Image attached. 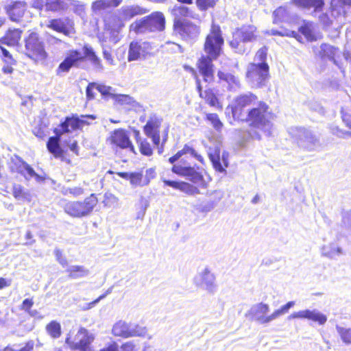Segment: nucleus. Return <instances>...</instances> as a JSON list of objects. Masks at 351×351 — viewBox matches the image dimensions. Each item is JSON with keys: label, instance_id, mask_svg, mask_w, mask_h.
Here are the masks:
<instances>
[{"label": "nucleus", "instance_id": "16", "mask_svg": "<svg viewBox=\"0 0 351 351\" xmlns=\"http://www.w3.org/2000/svg\"><path fill=\"white\" fill-rule=\"evenodd\" d=\"M152 49V44L149 42H141L133 40L130 43L128 60L129 62L145 58Z\"/></svg>", "mask_w": 351, "mask_h": 351}, {"label": "nucleus", "instance_id": "3", "mask_svg": "<svg viewBox=\"0 0 351 351\" xmlns=\"http://www.w3.org/2000/svg\"><path fill=\"white\" fill-rule=\"evenodd\" d=\"M223 45L224 39L221 27L218 24L213 23L203 46L206 55H202L196 62L197 69L205 83L210 84L215 81L213 61L217 60L223 53Z\"/></svg>", "mask_w": 351, "mask_h": 351}, {"label": "nucleus", "instance_id": "44", "mask_svg": "<svg viewBox=\"0 0 351 351\" xmlns=\"http://www.w3.org/2000/svg\"><path fill=\"white\" fill-rule=\"evenodd\" d=\"M35 347V342L34 340L27 341L23 347L19 350L14 349L11 346L8 345L4 348L3 350L0 351H34Z\"/></svg>", "mask_w": 351, "mask_h": 351}, {"label": "nucleus", "instance_id": "61", "mask_svg": "<svg viewBox=\"0 0 351 351\" xmlns=\"http://www.w3.org/2000/svg\"><path fill=\"white\" fill-rule=\"evenodd\" d=\"M69 149L73 152L76 156H78L80 154V149L78 143L77 141H73L70 145H69Z\"/></svg>", "mask_w": 351, "mask_h": 351}, {"label": "nucleus", "instance_id": "55", "mask_svg": "<svg viewBox=\"0 0 351 351\" xmlns=\"http://www.w3.org/2000/svg\"><path fill=\"white\" fill-rule=\"evenodd\" d=\"M54 254L56 258V260L58 262L62 265L65 266L67 265V259L63 255L62 252L60 249H56L54 251Z\"/></svg>", "mask_w": 351, "mask_h": 351}, {"label": "nucleus", "instance_id": "1", "mask_svg": "<svg viewBox=\"0 0 351 351\" xmlns=\"http://www.w3.org/2000/svg\"><path fill=\"white\" fill-rule=\"evenodd\" d=\"M232 118L234 121L246 123L248 130L245 131L250 139L261 140L259 131H264L270 125L272 113L269 106L258 96L252 93L237 95L230 106Z\"/></svg>", "mask_w": 351, "mask_h": 351}, {"label": "nucleus", "instance_id": "19", "mask_svg": "<svg viewBox=\"0 0 351 351\" xmlns=\"http://www.w3.org/2000/svg\"><path fill=\"white\" fill-rule=\"evenodd\" d=\"M27 9L26 2L16 1L5 6L4 10L10 19L14 22H19Z\"/></svg>", "mask_w": 351, "mask_h": 351}, {"label": "nucleus", "instance_id": "60", "mask_svg": "<svg viewBox=\"0 0 351 351\" xmlns=\"http://www.w3.org/2000/svg\"><path fill=\"white\" fill-rule=\"evenodd\" d=\"M2 67V72L5 74H12L14 71L13 66L16 64L5 63Z\"/></svg>", "mask_w": 351, "mask_h": 351}, {"label": "nucleus", "instance_id": "45", "mask_svg": "<svg viewBox=\"0 0 351 351\" xmlns=\"http://www.w3.org/2000/svg\"><path fill=\"white\" fill-rule=\"evenodd\" d=\"M341 117L345 125L351 131V110L348 108L341 109Z\"/></svg>", "mask_w": 351, "mask_h": 351}, {"label": "nucleus", "instance_id": "43", "mask_svg": "<svg viewBox=\"0 0 351 351\" xmlns=\"http://www.w3.org/2000/svg\"><path fill=\"white\" fill-rule=\"evenodd\" d=\"M207 121H210L213 128L216 130H221L223 128V123L220 121L219 116L216 113H208L205 118Z\"/></svg>", "mask_w": 351, "mask_h": 351}, {"label": "nucleus", "instance_id": "20", "mask_svg": "<svg viewBox=\"0 0 351 351\" xmlns=\"http://www.w3.org/2000/svg\"><path fill=\"white\" fill-rule=\"evenodd\" d=\"M112 332L114 336L129 338L136 336H143L146 332V330L145 328L138 326L133 330H129L125 323L117 322L112 328Z\"/></svg>", "mask_w": 351, "mask_h": 351}, {"label": "nucleus", "instance_id": "30", "mask_svg": "<svg viewBox=\"0 0 351 351\" xmlns=\"http://www.w3.org/2000/svg\"><path fill=\"white\" fill-rule=\"evenodd\" d=\"M123 0H95L91 3V10L93 12H99L110 8L118 7Z\"/></svg>", "mask_w": 351, "mask_h": 351}, {"label": "nucleus", "instance_id": "27", "mask_svg": "<svg viewBox=\"0 0 351 351\" xmlns=\"http://www.w3.org/2000/svg\"><path fill=\"white\" fill-rule=\"evenodd\" d=\"M47 148L55 158H60L61 160H66L64 157V151L60 146V141L58 137H49L47 142Z\"/></svg>", "mask_w": 351, "mask_h": 351}, {"label": "nucleus", "instance_id": "2", "mask_svg": "<svg viewBox=\"0 0 351 351\" xmlns=\"http://www.w3.org/2000/svg\"><path fill=\"white\" fill-rule=\"evenodd\" d=\"M184 154H186L182 149L171 156L168 161L173 165L171 170L173 173L188 178L191 182L183 180H170L166 178H162V182L165 186L178 190L187 195H195L200 193L199 189L207 187V183L202 173L192 166L185 165V161L176 163Z\"/></svg>", "mask_w": 351, "mask_h": 351}, {"label": "nucleus", "instance_id": "62", "mask_svg": "<svg viewBox=\"0 0 351 351\" xmlns=\"http://www.w3.org/2000/svg\"><path fill=\"white\" fill-rule=\"evenodd\" d=\"M11 280L0 277V290L8 287L11 285Z\"/></svg>", "mask_w": 351, "mask_h": 351}, {"label": "nucleus", "instance_id": "54", "mask_svg": "<svg viewBox=\"0 0 351 351\" xmlns=\"http://www.w3.org/2000/svg\"><path fill=\"white\" fill-rule=\"evenodd\" d=\"M66 193H68L74 197H77L84 194V189L80 186H75L72 188H69L66 190Z\"/></svg>", "mask_w": 351, "mask_h": 351}, {"label": "nucleus", "instance_id": "56", "mask_svg": "<svg viewBox=\"0 0 351 351\" xmlns=\"http://www.w3.org/2000/svg\"><path fill=\"white\" fill-rule=\"evenodd\" d=\"M34 305V302L32 298L25 299L20 306V309L23 310L26 312H29L30 309Z\"/></svg>", "mask_w": 351, "mask_h": 351}, {"label": "nucleus", "instance_id": "10", "mask_svg": "<svg viewBox=\"0 0 351 351\" xmlns=\"http://www.w3.org/2000/svg\"><path fill=\"white\" fill-rule=\"evenodd\" d=\"M147 12L145 8L135 5L122 7L120 10V16H113L111 21L106 23V29L110 32H119L125 26V21H130L136 16L144 14Z\"/></svg>", "mask_w": 351, "mask_h": 351}, {"label": "nucleus", "instance_id": "37", "mask_svg": "<svg viewBox=\"0 0 351 351\" xmlns=\"http://www.w3.org/2000/svg\"><path fill=\"white\" fill-rule=\"evenodd\" d=\"M298 31L305 37L307 41L313 42L317 40V36L313 31V25L308 21H304Z\"/></svg>", "mask_w": 351, "mask_h": 351}, {"label": "nucleus", "instance_id": "47", "mask_svg": "<svg viewBox=\"0 0 351 351\" xmlns=\"http://www.w3.org/2000/svg\"><path fill=\"white\" fill-rule=\"evenodd\" d=\"M182 149L184 150L186 154H189L195 158H196L199 162H200L201 163H204V157L201 154H197L193 147L190 146L188 144H185L184 145Z\"/></svg>", "mask_w": 351, "mask_h": 351}, {"label": "nucleus", "instance_id": "40", "mask_svg": "<svg viewBox=\"0 0 351 351\" xmlns=\"http://www.w3.org/2000/svg\"><path fill=\"white\" fill-rule=\"evenodd\" d=\"M217 77L219 80L226 82L230 86H239L240 82L239 78L232 73L218 71Z\"/></svg>", "mask_w": 351, "mask_h": 351}, {"label": "nucleus", "instance_id": "35", "mask_svg": "<svg viewBox=\"0 0 351 351\" xmlns=\"http://www.w3.org/2000/svg\"><path fill=\"white\" fill-rule=\"evenodd\" d=\"M60 127L65 128V132L68 133L79 130L78 116L75 114L66 117L64 121L60 123Z\"/></svg>", "mask_w": 351, "mask_h": 351}, {"label": "nucleus", "instance_id": "34", "mask_svg": "<svg viewBox=\"0 0 351 351\" xmlns=\"http://www.w3.org/2000/svg\"><path fill=\"white\" fill-rule=\"evenodd\" d=\"M66 272L69 279H78L87 276L89 271L83 265H73L69 267Z\"/></svg>", "mask_w": 351, "mask_h": 351}, {"label": "nucleus", "instance_id": "13", "mask_svg": "<svg viewBox=\"0 0 351 351\" xmlns=\"http://www.w3.org/2000/svg\"><path fill=\"white\" fill-rule=\"evenodd\" d=\"M107 141L112 147L116 150L128 149L134 154L136 153L130 134L124 128H117L112 131Z\"/></svg>", "mask_w": 351, "mask_h": 351}, {"label": "nucleus", "instance_id": "38", "mask_svg": "<svg viewBox=\"0 0 351 351\" xmlns=\"http://www.w3.org/2000/svg\"><path fill=\"white\" fill-rule=\"evenodd\" d=\"M288 8L286 6H280L273 12V23L278 24L286 21L289 17Z\"/></svg>", "mask_w": 351, "mask_h": 351}, {"label": "nucleus", "instance_id": "12", "mask_svg": "<svg viewBox=\"0 0 351 351\" xmlns=\"http://www.w3.org/2000/svg\"><path fill=\"white\" fill-rule=\"evenodd\" d=\"M94 340V335L86 328L81 327L74 336H68L65 343L71 350L91 351Z\"/></svg>", "mask_w": 351, "mask_h": 351}, {"label": "nucleus", "instance_id": "33", "mask_svg": "<svg viewBox=\"0 0 351 351\" xmlns=\"http://www.w3.org/2000/svg\"><path fill=\"white\" fill-rule=\"evenodd\" d=\"M337 49L328 44H322L318 56L322 60L328 59L335 62V57Z\"/></svg>", "mask_w": 351, "mask_h": 351}, {"label": "nucleus", "instance_id": "28", "mask_svg": "<svg viewBox=\"0 0 351 351\" xmlns=\"http://www.w3.org/2000/svg\"><path fill=\"white\" fill-rule=\"evenodd\" d=\"M292 3L302 8H313L314 12H322L325 6L324 0H292Z\"/></svg>", "mask_w": 351, "mask_h": 351}, {"label": "nucleus", "instance_id": "21", "mask_svg": "<svg viewBox=\"0 0 351 351\" xmlns=\"http://www.w3.org/2000/svg\"><path fill=\"white\" fill-rule=\"evenodd\" d=\"M289 319H307L319 325H323L327 322V316L317 311L304 310L292 313Z\"/></svg>", "mask_w": 351, "mask_h": 351}, {"label": "nucleus", "instance_id": "52", "mask_svg": "<svg viewBox=\"0 0 351 351\" xmlns=\"http://www.w3.org/2000/svg\"><path fill=\"white\" fill-rule=\"evenodd\" d=\"M81 117L82 119L78 117V125L80 130H82L84 126L89 125L90 124L87 120L84 119L85 118L90 119L92 120H95L96 119V116L93 114L81 115Z\"/></svg>", "mask_w": 351, "mask_h": 351}, {"label": "nucleus", "instance_id": "15", "mask_svg": "<svg viewBox=\"0 0 351 351\" xmlns=\"http://www.w3.org/2000/svg\"><path fill=\"white\" fill-rule=\"evenodd\" d=\"M163 119L162 117L152 114L143 127L145 134L150 138L154 145L158 147L160 143V129Z\"/></svg>", "mask_w": 351, "mask_h": 351}, {"label": "nucleus", "instance_id": "42", "mask_svg": "<svg viewBox=\"0 0 351 351\" xmlns=\"http://www.w3.org/2000/svg\"><path fill=\"white\" fill-rule=\"evenodd\" d=\"M12 195L16 199H26L29 195L25 188L21 184H13Z\"/></svg>", "mask_w": 351, "mask_h": 351}, {"label": "nucleus", "instance_id": "31", "mask_svg": "<svg viewBox=\"0 0 351 351\" xmlns=\"http://www.w3.org/2000/svg\"><path fill=\"white\" fill-rule=\"evenodd\" d=\"M10 171L12 173H17L22 175H24V173L26 171L31 177H34L36 175L34 169L21 158H17L13 161Z\"/></svg>", "mask_w": 351, "mask_h": 351}, {"label": "nucleus", "instance_id": "17", "mask_svg": "<svg viewBox=\"0 0 351 351\" xmlns=\"http://www.w3.org/2000/svg\"><path fill=\"white\" fill-rule=\"evenodd\" d=\"M47 27L54 32L70 36L75 33L73 21L68 17L52 19L49 21Z\"/></svg>", "mask_w": 351, "mask_h": 351}, {"label": "nucleus", "instance_id": "6", "mask_svg": "<svg viewBox=\"0 0 351 351\" xmlns=\"http://www.w3.org/2000/svg\"><path fill=\"white\" fill-rule=\"evenodd\" d=\"M165 24L164 14L156 11L135 21L130 25V31L136 34L160 32L165 29Z\"/></svg>", "mask_w": 351, "mask_h": 351}, {"label": "nucleus", "instance_id": "22", "mask_svg": "<svg viewBox=\"0 0 351 351\" xmlns=\"http://www.w3.org/2000/svg\"><path fill=\"white\" fill-rule=\"evenodd\" d=\"M23 35V30L20 28H9L4 35L0 38V45L8 47H16L19 45Z\"/></svg>", "mask_w": 351, "mask_h": 351}, {"label": "nucleus", "instance_id": "58", "mask_svg": "<svg viewBox=\"0 0 351 351\" xmlns=\"http://www.w3.org/2000/svg\"><path fill=\"white\" fill-rule=\"evenodd\" d=\"M332 18L330 14L328 13H323L319 16L320 22L326 26H328L332 23Z\"/></svg>", "mask_w": 351, "mask_h": 351}, {"label": "nucleus", "instance_id": "24", "mask_svg": "<svg viewBox=\"0 0 351 351\" xmlns=\"http://www.w3.org/2000/svg\"><path fill=\"white\" fill-rule=\"evenodd\" d=\"M139 346L134 341H125L121 346H119L115 341H112L99 351H139Z\"/></svg>", "mask_w": 351, "mask_h": 351}, {"label": "nucleus", "instance_id": "39", "mask_svg": "<svg viewBox=\"0 0 351 351\" xmlns=\"http://www.w3.org/2000/svg\"><path fill=\"white\" fill-rule=\"evenodd\" d=\"M47 334L53 339H58L62 335L61 326L57 321H51L45 327Z\"/></svg>", "mask_w": 351, "mask_h": 351}, {"label": "nucleus", "instance_id": "18", "mask_svg": "<svg viewBox=\"0 0 351 351\" xmlns=\"http://www.w3.org/2000/svg\"><path fill=\"white\" fill-rule=\"evenodd\" d=\"M32 7L38 10L60 12L66 10L68 5L66 0H34Z\"/></svg>", "mask_w": 351, "mask_h": 351}, {"label": "nucleus", "instance_id": "7", "mask_svg": "<svg viewBox=\"0 0 351 351\" xmlns=\"http://www.w3.org/2000/svg\"><path fill=\"white\" fill-rule=\"evenodd\" d=\"M99 199L95 193L83 200H62V208L65 213L73 218H82L89 215L97 206Z\"/></svg>", "mask_w": 351, "mask_h": 351}, {"label": "nucleus", "instance_id": "41", "mask_svg": "<svg viewBox=\"0 0 351 351\" xmlns=\"http://www.w3.org/2000/svg\"><path fill=\"white\" fill-rule=\"evenodd\" d=\"M337 331L342 340L347 345L351 344V328H346L341 326H337Z\"/></svg>", "mask_w": 351, "mask_h": 351}, {"label": "nucleus", "instance_id": "4", "mask_svg": "<svg viewBox=\"0 0 351 351\" xmlns=\"http://www.w3.org/2000/svg\"><path fill=\"white\" fill-rule=\"evenodd\" d=\"M83 53L77 49L69 50L64 60L60 63L56 70L57 75L68 73L72 67H78L86 59L97 69H103L101 59L96 55L90 47L84 46Z\"/></svg>", "mask_w": 351, "mask_h": 351}, {"label": "nucleus", "instance_id": "5", "mask_svg": "<svg viewBox=\"0 0 351 351\" xmlns=\"http://www.w3.org/2000/svg\"><path fill=\"white\" fill-rule=\"evenodd\" d=\"M23 41V53L34 63L43 62L48 59L45 40L38 32L29 30Z\"/></svg>", "mask_w": 351, "mask_h": 351}, {"label": "nucleus", "instance_id": "26", "mask_svg": "<svg viewBox=\"0 0 351 351\" xmlns=\"http://www.w3.org/2000/svg\"><path fill=\"white\" fill-rule=\"evenodd\" d=\"M155 171L153 169H149L146 171V176H144L142 171L132 172L130 175V182L134 186L147 185L150 180L154 177Z\"/></svg>", "mask_w": 351, "mask_h": 351}, {"label": "nucleus", "instance_id": "46", "mask_svg": "<svg viewBox=\"0 0 351 351\" xmlns=\"http://www.w3.org/2000/svg\"><path fill=\"white\" fill-rule=\"evenodd\" d=\"M268 48L266 46L261 47L255 53L254 60L259 62H267Z\"/></svg>", "mask_w": 351, "mask_h": 351}, {"label": "nucleus", "instance_id": "8", "mask_svg": "<svg viewBox=\"0 0 351 351\" xmlns=\"http://www.w3.org/2000/svg\"><path fill=\"white\" fill-rule=\"evenodd\" d=\"M258 36V30L256 25L244 24L235 29L232 34V39L229 42V45L236 52L243 53L245 50L241 47V43L254 42Z\"/></svg>", "mask_w": 351, "mask_h": 351}, {"label": "nucleus", "instance_id": "57", "mask_svg": "<svg viewBox=\"0 0 351 351\" xmlns=\"http://www.w3.org/2000/svg\"><path fill=\"white\" fill-rule=\"evenodd\" d=\"M96 89L104 97L110 95L111 87L96 83Z\"/></svg>", "mask_w": 351, "mask_h": 351}, {"label": "nucleus", "instance_id": "29", "mask_svg": "<svg viewBox=\"0 0 351 351\" xmlns=\"http://www.w3.org/2000/svg\"><path fill=\"white\" fill-rule=\"evenodd\" d=\"M346 3L344 0H330L328 12L332 19H337L346 15Z\"/></svg>", "mask_w": 351, "mask_h": 351}, {"label": "nucleus", "instance_id": "63", "mask_svg": "<svg viewBox=\"0 0 351 351\" xmlns=\"http://www.w3.org/2000/svg\"><path fill=\"white\" fill-rule=\"evenodd\" d=\"M53 131V133L55 134V136H53V137H58V140H60V141L61 139V136L62 134H68V132H65V128H61V129L54 128Z\"/></svg>", "mask_w": 351, "mask_h": 351}, {"label": "nucleus", "instance_id": "9", "mask_svg": "<svg viewBox=\"0 0 351 351\" xmlns=\"http://www.w3.org/2000/svg\"><path fill=\"white\" fill-rule=\"evenodd\" d=\"M247 80L255 88L265 86L269 80V66L267 62H251L245 72Z\"/></svg>", "mask_w": 351, "mask_h": 351}, {"label": "nucleus", "instance_id": "11", "mask_svg": "<svg viewBox=\"0 0 351 351\" xmlns=\"http://www.w3.org/2000/svg\"><path fill=\"white\" fill-rule=\"evenodd\" d=\"M187 69L192 73L195 80L196 90L199 97L210 107L218 110H222L223 103L219 97L217 91L211 87H204L201 80L197 75V71L193 67H188Z\"/></svg>", "mask_w": 351, "mask_h": 351}, {"label": "nucleus", "instance_id": "32", "mask_svg": "<svg viewBox=\"0 0 351 351\" xmlns=\"http://www.w3.org/2000/svg\"><path fill=\"white\" fill-rule=\"evenodd\" d=\"M294 305L295 302H288L287 304L282 306L280 308L274 311L270 315L267 317H258L257 321L263 324L269 323V322L277 318L280 315L287 313L289 311V308L293 307Z\"/></svg>", "mask_w": 351, "mask_h": 351}, {"label": "nucleus", "instance_id": "14", "mask_svg": "<svg viewBox=\"0 0 351 351\" xmlns=\"http://www.w3.org/2000/svg\"><path fill=\"white\" fill-rule=\"evenodd\" d=\"M173 31L184 40L193 39L200 33L199 27L197 25L186 20L173 21Z\"/></svg>", "mask_w": 351, "mask_h": 351}, {"label": "nucleus", "instance_id": "50", "mask_svg": "<svg viewBox=\"0 0 351 351\" xmlns=\"http://www.w3.org/2000/svg\"><path fill=\"white\" fill-rule=\"evenodd\" d=\"M196 5L200 10L205 11L213 8L215 2L214 0H196Z\"/></svg>", "mask_w": 351, "mask_h": 351}, {"label": "nucleus", "instance_id": "36", "mask_svg": "<svg viewBox=\"0 0 351 351\" xmlns=\"http://www.w3.org/2000/svg\"><path fill=\"white\" fill-rule=\"evenodd\" d=\"M172 15L174 16L173 21H186L185 18L192 16L191 10L184 5L175 6L171 11Z\"/></svg>", "mask_w": 351, "mask_h": 351}, {"label": "nucleus", "instance_id": "25", "mask_svg": "<svg viewBox=\"0 0 351 351\" xmlns=\"http://www.w3.org/2000/svg\"><path fill=\"white\" fill-rule=\"evenodd\" d=\"M133 134L141 155L148 157L152 156L154 154V148L147 138H143L140 131L137 129L133 130Z\"/></svg>", "mask_w": 351, "mask_h": 351}, {"label": "nucleus", "instance_id": "49", "mask_svg": "<svg viewBox=\"0 0 351 351\" xmlns=\"http://www.w3.org/2000/svg\"><path fill=\"white\" fill-rule=\"evenodd\" d=\"M0 45V49L2 52V56L1 57V60L4 63L16 64V61L13 58L11 53L3 46Z\"/></svg>", "mask_w": 351, "mask_h": 351}, {"label": "nucleus", "instance_id": "48", "mask_svg": "<svg viewBox=\"0 0 351 351\" xmlns=\"http://www.w3.org/2000/svg\"><path fill=\"white\" fill-rule=\"evenodd\" d=\"M269 311V305L267 304L259 303L256 306V310L253 313L254 316L256 317V320H257L258 317H265V315Z\"/></svg>", "mask_w": 351, "mask_h": 351}, {"label": "nucleus", "instance_id": "59", "mask_svg": "<svg viewBox=\"0 0 351 351\" xmlns=\"http://www.w3.org/2000/svg\"><path fill=\"white\" fill-rule=\"evenodd\" d=\"M117 198L114 195H113L110 193L105 194L104 199L103 201L104 205L108 206V205H110L111 204L117 203Z\"/></svg>", "mask_w": 351, "mask_h": 351}, {"label": "nucleus", "instance_id": "23", "mask_svg": "<svg viewBox=\"0 0 351 351\" xmlns=\"http://www.w3.org/2000/svg\"><path fill=\"white\" fill-rule=\"evenodd\" d=\"M208 156L217 171L220 173L226 171V169L228 166V156L223 154L221 158L219 148H215L213 152L209 154Z\"/></svg>", "mask_w": 351, "mask_h": 351}, {"label": "nucleus", "instance_id": "53", "mask_svg": "<svg viewBox=\"0 0 351 351\" xmlns=\"http://www.w3.org/2000/svg\"><path fill=\"white\" fill-rule=\"evenodd\" d=\"M33 134L39 138H44L46 136L45 127L42 124H38L34 127L32 130Z\"/></svg>", "mask_w": 351, "mask_h": 351}, {"label": "nucleus", "instance_id": "51", "mask_svg": "<svg viewBox=\"0 0 351 351\" xmlns=\"http://www.w3.org/2000/svg\"><path fill=\"white\" fill-rule=\"evenodd\" d=\"M94 89H96V82L88 83L86 88V97L87 101H91L95 98Z\"/></svg>", "mask_w": 351, "mask_h": 351}, {"label": "nucleus", "instance_id": "64", "mask_svg": "<svg viewBox=\"0 0 351 351\" xmlns=\"http://www.w3.org/2000/svg\"><path fill=\"white\" fill-rule=\"evenodd\" d=\"M213 195V201L212 202L213 204L218 202L221 200L222 198V193L219 191H215L211 194L210 196Z\"/></svg>", "mask_w": 351, "mask_h": 351}]
</instances>
